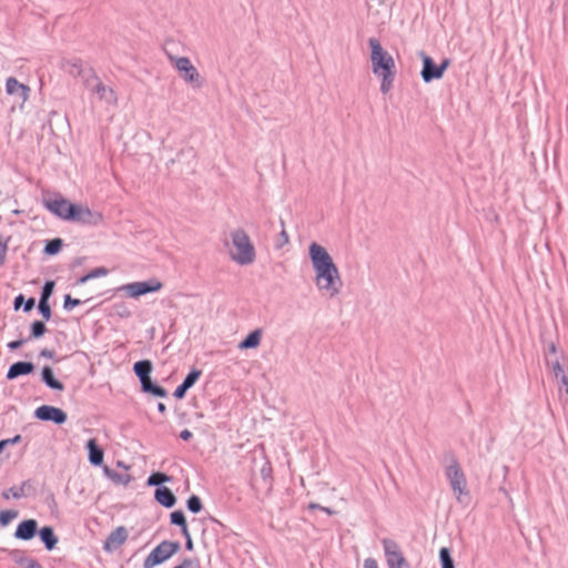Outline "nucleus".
<instances>
[{
    "label": "nucleus",
    "mask_w": 568,
    "mask_h": 568,
    "mask_svg": "<svg viewBox=\"0 0 568 568\" xmlns=\"http://www.w3.org/2000/svg\"><path fill=\"white\" fill-rule=\"evenodd\" d=\"M172 61L185 81L190 83H197L200 81V74L189 58H172Z\"/></svg>",
    "instance_id": "obj_11"
},
{
    "label": "nucleus",
    "mask_w": 568,
    "mask_h": 568,
    "mask_svg": "<svg viewBox=\"0 0 568 568\" xmlns=\"http://www.w3.org/2000/svg\"><path fill=\"white\" fill-rule=\"evenodd\" d=\"M2 495H3V497H4L6 499H9V498H11V497H13V498H20V497H21V491H20V490H18V489H13V488H11V489L4 490Z\"/></svg>",
    "instance_id": "obj_35"
},
{
    "label": "nucleus",
    "mask_w": 568,
    "mask_h": 568,
    "mask_svg": "<svg viewBox=\"0 0 568 568\" xmlns=\"http://www.w3.org/2000/svg\"><path fill=\"white\" fill-rule=\"evenodd\" d=\"M19 440H20V436H19V435H18V436H16V437H14V438H12V439H4V440H1V442H0V452H2V449H3L6 446H8L9 444H14V443H17V442H19Z\"/></svg>",
    "instance_id": "obj_38"
},
{
    "label": "nucleus",
    "mask_w": 568,
    "mask_h": 568,
    "mask_svg": "<svg viewBox=\"0 0 568 568\" xmlns=\"http://www.w3.org/2000/svg\"><path fill=\"white\" fill-rule=\"evenodd\" d=\"M187 388L181 384L180 386L176 387V389L174 390V396L176 398H183L185 393H186Z\"/></svg>",
    "instance_id": "obj_37"
},
{
    "label": "nucleus",
    "mask_w": 568,
    "mask_h": 568,
    "mask_svg": "<svg viewBox=\"0 0 568 568\" xmlns=\"http://www.w3.org/2000/svg\"><path fill=\"white\" fill-rule=\"evenodd\" d=\"M445 475L456 499L462 503L463 498L468 496L467 479L459 463L454 456L450 457L449 463L446 466Z\"/></svg>",
    "instance_id": "obj_5"
},
{
    "label": "nucleus",
    "mask_w": 568,
    "mask_h": 568,
    "mask_svg": "<svg viewBox=\"0 0 568 568\" xmlns=\"http://www.w3.org/2000/svg\"><path fill=\"white\" fill-rule=\"evenodd\" d=\"M40 537L49 550L53 549L58 542V539L54 536L53 529L51 527H43L40 530Z\"/></svg>",
    "instance_id": "obj_21"
},
{
    "label": "nucleus",
    "mask_w": 568,
    "mask_h": 568,
    "mask_svg": "<svg viewBox=\"0 0 568 568\" xmlns=\"http://www.w3.org/2000/svg\"><path fill=\"white\" fill-rule=\"evenodd\" d=\"M34 365L29 362H17L12 364L7 373L8 379H14L21 375H28L32 373Z\"/></svg>",
    "instance_id": "obj_16"
},
{
    "label": "nucleus",
    "mask_w": 568,
    "mask_h": 568,
    "mask_svg": "<svg viewBox=\"0 0 568 568\" xmlns=\"http://www.w3.org/2000/svg\"><path fill=\"white\" fill-rule=\"evenodd\" d=\"M129 538V531L124 526H120L112 530L104 541L103 549L112 552L119 549Z\"/></svg>",
    "instance_id": "obj_12"
},
{
    "label": "nucleus",
    "mask_w": 568,
    "mask_h": 568,
    "mask_svg": "<svg viewBox=\"0 0 568 568\" xmlns=\"http://www.w3.org/2000/svg\"><path fill=\"white\" fill-rule=\"evenodd\" d=\"M158 409L160 413L164 414L166 412V406L163 403L158 404Z\"/></svg>",
    "instance_id": "obj_49"
},
{
    "label": "nucleus",
    "mask_w": 568,
    "mask_h": 568,
    "mask_svg": "<svg viewBox=\"0 0 568 568\" xmlns=\"http://www.w3.org/2000/svg\"><path fill=\"white\" fill-rule=\"evenodd\" d=\"M363 568H378L377 561L373 558H366L364 560Z\"/></svg>",
    "instance_id": "obj_39"
},
{
    "label": "nucleus",
    "mask_w": 568,
    "mask_h": 568,
    "mask_svg": "<svg viewBox=\"0 0 568 568\" xmlns=\"http://www.w3.org/2000/svg\"><path fill=\"white\" fill-rule=\"evenodd\" d=\"M180 549V544L176 541L164 540L159 544L144 559V568H154L155 566L164 562L176 554Z\"/></svg>",
    "instance_id": "obj_7"
},
{
    "label": "nucleus",
    "mask_w": 568,
    "mask_h": 568,
    "mask_svg": "<svg viewBox=\"0 0 568 568\" xmlns=\"http://www.w3.org/2000/svg\"><path fill=\"white\" fill-rule=\"evenodd\" d=\"M41 355H42V356H45V357H51V356H52V352L47 351V349H43V351L41 352Z\"/></svg>",
    "instance_id": "obj_50"
},
{
    "label": "nucleus",
    "mask_w": 568,
    "mask_h": 568,
    "mask_svg": "<svg viewBox=\"0 0 568 568\" xmlns=\"http://www.w3.org/2000/svg\"><path fill=\"white\" fill-rule=\"evenodd\" d=\"M560 381L562 387L565 388L566 394L568 395V374L562 375V377L558 378Z\"/></svg>",
    "instance_id": "obj_41"
},
{
    "label": "nucleus",
    "mask_w": 568,
    "mask_h": 568,
    "mask_svg": "<svg viewBox=\"0 0 568 568\" xmlns=\"http://www.w3.org/2000/svg\"><path fill=\"white\" fill-rule=\"evenodd\" d=\"M22 301H23V296L22 295H19L16 301H14V306L16 308H19L20 307V304H22Z\"/></svg>",
    "instance_id": "obj_48"
},
{
    "label": "nucleus",
    "mask_w": 568,
    "mask_h": 568,
    "mask_svg": "<svg viewBox=\"0 0 568 568\" xmlns=\"http://www.w3.org/2000/svg\"><path fill=\"white\" fill-rule=\"evenodd\" d=\"M449 63V60L445 59L440 63V65L436 67L430 57L423 54V80L425 82H430L434 79H440L444 75V72L448 68Z\"/></svg>",
    "instance_id": "obj_10"
},
{
    "label": "nucleus",
    "mask_w": 568,
    "mask_h": 568,
    "mask_svg": "<svg viewBox=\"0 0 568 568\" xmlns=\"http://www.w3.org/2000/svg\"><path fill=\"white\" fill-rule=\"evenodd\" d=\"M39 311H40V313L42 314V316H43V318L45 321L50 320V317H51V308H50V305L48 304V301H41L40 300Z\"/></svg>",
    "instance_id": "obj_31"
},
{
    "label": "nucleus",
    "mask_w": 568,
    "mask_h": 568,
    "mask_svg": "<svg viewBox=\"0 0 568 568\" xmlns=\"http://www.w3.org/2000/svg\"><path fill=\"white\" fill-rule=\"evenodd\" d=\"M23 344V341H12L8 344L10 349H17Z\"/></svg>",
    "instance_id": "obj_42"
},
{
    "label": "nucleus",
    "mask_w": 568,
    "mask_h": 568,
    "mask_svg": "<svg viewBox=\"0 0 568 568\" xmlns=\"http://www.w3.org/2000/svg\"><path fill=\"white\" fill-rule=\"evenodd\" d=\"M155 500L164 507H173L176 503L174 494L168 487H160L154 493Z\"/></svg>",
    "instance_id": "obj_17"
},
{
    "label": "nucleus",
    "mask_w": 568,
    "mask_h": 568,
    "mask_svg": "<svg viewBox=\"0 0 568 568\" xmlns=\"http://www.w3.org/2000/svg\"><path fill=\"white\" fill-rule=\"evenodd\" d=\"M371 47V60L373 73L382 78L381 91L389 92L395 75V62L393 57L386 52L375 38L368 41Z\"/></svg>",
    "instance_id": "obj_2"
},
{
    "label": "nucleus",
    "mask_w": 568,
    "mask_h": 568,
    "mask_svg": "<svg viewBox=\"0 0 568 568\" xmlns=\"http://www.w3.org/2000/svg\"><path fill=\"white\" fill-rule=\"evenodd\" d=\"M53 282H47L43 286V290H42V296H41V301H48L49 296L52 294V290H53Z\"/></svg>",
    "instance_id": "obj_32"
},
{
    "label": "nucleus",
    "mask_w": 568,
    "mask_h": 568,
    "mask_svg": "<svg viewBox=\"0 0 568 568\" xmlns=\"http://www.w3.org/2000/svg\"><path fill=\"white\" fill-rule=\"evenodd\" d=\"M383 546L388 568H408V562L396 541L384 539Z\"/></svg>",
    "instance_id": "obj_9"
},
{
    "label": "nucleus",
    "mask_w": 568,
    "mask_h": 568,
    "mask_svg": "<svg viewBox=\"0 0 568 568\" xmlns=\"http://www.w3.org/2000/svg\"><path fill=\"white\" fill-rule=\"evenodd\" d=\"M80 304L79 300L72 298L70 295H67L64 297V308L72 310L73 307L78 306Z\"/></svg>",
    "instance_id": "obj_34"
},
{
    "label": "nucleus",
    "mask_w": 568,
    "mask_h": 568,
    "mask_svg": "<svg viewBox=\"0 0 568 568\" xmlns=\"http://www.w3.org/2000/svg\"><path fill=\"white\" fill-rule=\"evenodd\" d=\"M45 206L53 214L67 221L90 223L94 217L99 221L102 219L100 214H94L88 206L72 204L60 195L45 200Z\"/></svg>",
    "instance_id": "obj_3"
},
{
    "label": "nucleus",
    "mask_w": 568,
    "mask_h": 568,
    "mask_svg": "<svg viewBox=\"0 0 568 568\" xmlns=\"http://www.w3.org/2000/svg\"><path fill=\"white\" fill-rule=\"evenodd\" d=\"M192 566V560L185 559L181 565L175 566L174 568H190Z\"/></svg>",
    "instance_id": "obj_44"
},
{
    "label": "nucleus",
    "mask_w": 568,
    "mask_h": 568,
    "mask_svg": "<svg viewBox=\"0 0 568 568\" xmlns=\"http://www.w3.org/2000/svg\"><path fill=\"white\" fill-rule=\"evenodd\" d=\"M162 287L163 284L160 280L151 278L146 282H133L125 284L121 287V290L124 291L128 294V296L132 298H138L149 293L159 292Z\"/></svg>",
    "instance_id": "obj_8"
},
{
    "label": "nucleus",
    "mask_w": 568,
    "mask_h": 568,
    "mask_svg": "<svg viewBox=\"0 0 568 568\" xmlns=\"http://www.w3.org/2000/svg\"><path fill=\"white\" fill-rule=\"evenodd\" d=\"M6 91L9 95L18 97L22 103L27 102L30 95V88L12 77L7 79Z\"/></svg>",
    "instance_id": "obj_14"
},
{
    "label": "nucleus",
    "mask_w": 568,
    "mask_h": 568,
    "mask_svg": "<svg viewBox=\"0 0 568 568\" xmlns=\"http://www.w3.org/2000/svg\"><path fill=\"white\" fill-rule=\"evenodd\" d=\"M133 371L140 378L143 392L150 393L156 397H165L168 395L163 387L152 383L150 376L152 372V363L150 361L145 359L136 362L133 366Z\"/></svg>",
    "instance_id": "obj_6"
},
{
    "label": "nucleus",
    "mask_w": 568,
    "mask_h": 568,
    "mask_svg": "<svg viewBox=\"0 0 568 568\" xmlns=\"http://www.w3.org/2000/svg\"><path fill=\"white\" fill-rule=\"evenodd\" d=\"M27 568H43L39 562L34 560H30L27 565Z\"/></svg>",
    "instance_id": "obj_46"
},
{
    "label": "nucleus",
    "mask_w": 568,
    "mask_h": 568,
    "mask_svg": "<svg viewBox=\"0 0 568 568\" xmlns=\"http://www.w3.org/2000/svg\"><path fill=\"white\" fill-rule=\"evenodd\" d=\"M439 557H440V561H442V568H455L454 561L450 557V552H449L448 548L443 547L439 550Z\"/></svg>",
    "instance_id": "obj_23"
},
{
    "label": "nucleus",
    "mask_w": 568,
    "mask_h": 568,
    "mask_svg": "<svg viewBox=\"0 0 568 568\" xmlns=\"http://www.w3.org/2000/svg\"><path fill=\"white\" fill-rule=\"evenodd\" d=\"M16 517H17V511L3 510L0 513V523H1V525L6 526Z\"/></svg>",
    "instance_id": "obj_30"
},
{
    "label": "nucleus",
    "mask_w": 568,
    "mask_h": 568,
    "mask_svg": "<svg viewBox=\"0 0 568 568\" xmlns=\"http://www.w3.org/2000/svg\"><path fill=\"white\" fill-rule=\"evenodd\" d=\"M282 235H285V242H287L288 241V236H287L286 231H282Z\"/></svg>",
    "instance_id": "obj_51"
},
{
    "label": "nucleus",
    "mask_w": 568,
    "mask_h": 568,
    "mask_svg": "<svg viewBox=\"0 0 568 568\" xmlns=\"http://www.w3.org/2000/svg\"><path fill=\"white\" fill-rule=\"evenodd\" d=\"M34 414L41 420H52L57 424H63L67 420V414L54 406L42 405L36 409Z\"/></svg>",
    "instance_id": "obj_13"
},
{
    "label": "nucleus",
    "mask_w": 568,
    "mask_h": 568,
    "mask_svg": "<svg viewBox=\"0 0 568 568\" xmlns=\"http://www.w3.org/2000/svg\"><path fill=\"white\" fill-rule=\"evenodd\" d=\"M37 528L38 524L34 519L23 520L18 525L14 536L18 539L29 540L36 535Z\"/></svg>",
    "instance_id": "obj_15"
},
{
    "label": "nucleus",
    "mask_w": 568,
    "mask_h": 568,
    "mask_svg": "<svg viewBox=\"0 0 568 568\" xmlns=\"http://www.w3.org/2000/svg\"><path fill=\"white\" fill-rule=\"evenodd\" d=\"M116 308H119L118 313L121 316H129L130 312L128 311L126 306L124 304L118 305Z\"/></svg>",
    "instance_id": "obj_40"
},
{
    "label": "nucleus",
    "mask_w": 568,
    "mask_h": 568,
    "mask_svg": "<svg viewBox=\"0 0 568 568\" xmlns=\"http://www.w3.org/2000/svg\"><path fill=\"white\" fill-rule=\"evenodd\" d=\"M118 465H119L120 467H124V465H123L121 462H119V463H118Z\"/></svg>",
    "instance_id": "obj_53"
},
{
    "label": "nucleus",
    "mask_w": 568,
    "mask_h": 568,
    "mask_svg": "<svg viewBox=\"0 0 568 568\" xmlns=\"http://www.w3.org/2000/svg\"><path fill=\"white\" fill-rule=\"evenodd\" d=\"M202 501L201 499L193 495L191 496L189 499H187V508L192 511V513H199L202 510Z\"/></svg>",
    "instance_id": "obj_27"
},
{
    "label": "nucleus",
    "mask_w": 568,
    "mask_h": 568,
    "mask_svg": "<svg viewBox=\"0 0 568 568\" xmlns=\"http://www.w3.org/2000/svg\"><path fill=\"white\" fill-rule=\"evenodd\" d=\"M45 325L44 323L37 321L31 326V335L34 338L41 337L45 333Z\"/></svg>",
    "instance_id": "obj_28"
},
{
    "label": "nucleus",
    "mask_w": 568,
    "mask_h": 568,
    "mask_svg": "<svg viewBox=\"0 0 568 568\" xmlns=\"http://www.w3.org/2000/svg\"><path fill=\"white\" fill-rule=\"evenodd\" d=\"M229 254L239 265H250L255 261V247L244 230L239 229L231 233Z\"/></svg>",
    "instance_id": "obj_4"
},
{
    "label": "nucleus",
    "mask_w": 568,
    "mask_h": 568,
    "mask_svg": "<svg viewBox=\"0 0 568 568\" xmlns=\"http://www.w3.org/2000/svg\"><path fill=\"white\" fill-rule=\"evenodd\" d=\"M200 376H201V371L193 369L192 372H190L187 374V376L185 377V379L183 381L182 384L189 389L196 383V381L200 378Z\"/></svg>",
    "instance_id": "obj_26"
},
{
    "label": "nucleus",
    "mask_w": 568,
    "mask_h": 568,
    "mask_svg": "<svg viewBox=\"0 0 568 568\" xmlns=\"http://www.w3.org/2000/svg\"><path fill=\"white\" fill-rule=\"evenodd\" d=\"M180 437L183 440H189L192 437V433L189 429H184L181 432Z\"/></svg>",
    "instance_id": "obj_43"
},
{
    "label": "nucleus",
    "mask_w": 568,
    "mask_h": 568,
    "mask_svg": "<svg viewBox=\"0 0 568 568\" xmlns=\"http://www.w3.org/2000/svg\"><path fill=\"white\" fill-rule=\"evenodd\" d=\"M33 305H34V300L30 298L27 301L24 310L30 311L33 307Z\"/></svg>",
    "instance_id": "obj_47"
},
{
    "label": "nucleus",
    "mask_w": 568,
    "mask_h": 568,
    "mask_svg": "<svg viewBox=\"0 0 568 568\" xmlns=\"http://www.w3.org/2000/svg\"><path fill=\"white\" fill-rule=\"evenodd\" d=\"M552 373L557 379L562 377V375H567V373L565 372L564 367L559 362H555L552 364Z\"/></svg>",
    "instance_id": "obj_33"
},
{
    "label": "nucleus",
    "mask_w": 568,
    "mask_h": 568,
    "mask_svg": "<svg viewBox=\"0 0 568 568\" xmlns=\"http://www.w3.org/2000/svg\"><path fill=\"white\" fill-rule=\"evenodd\" d=\"M108 271L104 267H98L91 271L89 274L80 278V283H84L91 278L104 276L106 275Z\"/></svg>",
    "instance_id": "obj_29"
},
{
    "label": "nucleus",
    "mask_w": 568,
    "mask_h": 568,
    "mask_svg": "<svg viewBox=\"0 0 568 568\" xmlns=\"http://www.w3.org/2000/svg\"><path fill=\"white\" fill-rule=\"evenodd\" d=\"M104 473L109 478H111L113 480L118 479V476L113 471H111L108 467L104 468Z\"/></svg>",
    "instance_id": "obj_45"
},
{
    "label": "nucleus",
    "mask_w": 568,
    "mask_h": 568,
    "mask_svg": "<svg viewBox=\"0 0 568 568\" xmlns=\"http://www.w3.org/2000/svg\"><path fill=\"white\" fill-rule=\"evenodd\" d=\"M170 519H171V524L178 525L181 527L182 532H184V529H189L183 511L175 510V511L171 513Z\"/></svg>",
    "instance_id": "obj_22"
},
{
    "label": "nucleus",
    "mask_w": 568,
    "mask_h": 568,
    "mask_svg": "<svg viewBox=\"0 0 568 568\" xmlns=\"http://www.w3.org/2000/svg\"><path fill=\"white\" fill-rule=\"evenodd\" d=\"M310 258L315 272L317 288L325 292L329 297L336 296L343 282L339 271L327 250L314 242L310 245Z\"/></svg>",
    "instance_id": "obj_1"
},
{
    "label": "nucleus",
    "mask_w": 568,
    "mask_h": 568,
    "mask_svg": "<svg viewBox=\"0 0 568 568\" xmlns=\"http://www.w3.org/2000/svg\"><path fill=\"white\" fill-rule=\"evenodd\" d=\"M42 381L50 388L58 389V390H62L63 389V384L54 378L53 372H52V369L49 366H45L42 369Z\"/></svg>",
    "instance_id": "obj_20"
},
{
    "label": "nucleus",
    "mask_w": 568,
    "mask_h": 568,
    "mask_svg": "<svg viewBox=\"0 0 568 568\" xmlns=\"http://www.w3.org/2000/svg\"><path fill=\"white\" fill-rule=\"evenodd\" d=\"M62 247V241L60 239H54L48 242L45 245L44 252L47 254L53 255L57 254Z\"/></svg>",
    "instance_id": "obj_25"
},
{
    "label": "nucleus",
    "mask_w": 568,
    "mask_h": 568,
    "mask_svg": "<svg viewBox=\"0 0 568 568\" xmlns=\"http://www.w3.org/2000/svg\"><path fill=\"white\" fill-rule=\"evenodd\" d=\"M170 480V477L163 473H153L149 478H148V485L150 486H156V485H161L162 483H165V481H169Z\"/></svg>",
    "instance_id": "obj_24"
},
{
    "label": "nucleus",
    "mask_w": 568,
    "mask_h": 568,
    "mask_svg": "<svg viewBox=\"0 0 568 568\" xmlns=\"http://www.w3.org/2000/svg\"><path fill=\"white\" fill-rule=\"evenodd\" d=\"M182 535L185 538V547H186V549L187 550H192L193 549V540L191 538V534H190L189 529H184V532H182Z\"/></svg>",
    "instance_id": "obj_36"
},
{
    "label": "nucleus",
    "mask_w": 568,
    "mask_h": 568,
    "mask_svg": "<svg viewBox=\"0 0 568 568\" xmlns=\"http://www.w3.org/2000/svg\"><path fill=\"white\" fill-rule=\"evenodd\" d=\"M262 329L257 328L253 332H251L240 344V349H250V348H256L262 341Z\"/></svg>",
    "instance_id": "obj_19"
},
{
    "label": "nucleus",
    "mask_w": 568,
    "mask_h": 568,
    "mask_svg": "<svg viewBox=\"0 0 568 568\" xmlns=\"http://www.w3.org/2000/svg\"><path fill=\"white\" fill-rule=\"evenodd\" d=\"M87 447L89 449V460L95 466H100L103 462V450L98 446L94 438L89 439Z\"/></svg>",
    "instance_id": "obj_18"
},
{
    "label": "nucleus",
    "mask_w": 568,
    "mask_h": 568,
    "mask_svg": "<svg viewBox=\"0 0 568 568\" xmlns=\"http://www.w3.org/2000/svg\"><path fill=\"white\" fill-rule=\"evenodd\" d=\"M98 90H104V85L99 84V85H98Z\"/></svg>",
    "instance_id": "obj_52"
}]
</instances>
